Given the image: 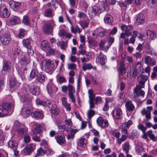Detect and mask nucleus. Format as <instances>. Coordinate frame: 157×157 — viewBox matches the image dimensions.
<instances>
[{"mask_svg": "<svg viewBox=\"0 0 157 157\" xmlns=\"http://www.w3.org/2000/svg\"><path fill=\"white\" fill-rule=\"evenodd\" d=\"M104 21L105 23L110 24L112 21V17L109 14H107L105 16Z\"/></svg>", "mask_w": 157, "mask_h": 157, "instance_id": "obj_36", "label": "nucleus"}, {"mask_svg": "<svg viewBox=\"0 0 157 157\" xmlns=\"http://www.w3.org/2000/svg\"><path fill=\"white\" fill-rule=\"evenodd\" d=\"M26 33V31L25 30L23 29H21L18 35L19 37L22 38L25 36Z\"/></svg>", "mask_w": 157, "mask_h": 157, "instance_id": "obj_51", "label": "nucleus"}, {"mask_svg": "<svg viewBox=\"0 0 157 157\" xmlns=\"http://www.w3.org/2000/svg\"><path fill=\"white\" fill-rule=\"evenodd\" d=\"M78 131V129H74L70 128L66 130L68 133L67 138L68 140L73 139L74 138L75 134Z\"/></svg>", "mask_w": 157, "mask_h": 157, "instance_id": "obj_12", "label": "nucleus"}, {"mask_svg": "<svg viewBox=\"0 0 157 157\" xmlns=\"http://www.w3.org/2000/svg\"><path fill=\"white\" fill-rule=\"evenodd\" d=\"M126 71V69L124 67V63L121 62L120 64L119 68L118 69V71L119 74H125Z\"/></svg>", "mask_w": 157, "mask_h": 157, "instance_id": "obj_34", "label": "nucleus"}, {"mask_svg": "<svg viewBox=\"0 0 157 157\" xmlns=\"http://www.w3.org/2000/svg\"><path fill=\"white\" fill-rule=\"evenodd\" d=\"M85 138L83 137H81L78 141V145L81 147H85L86 146V141H85Z\"/></svg>", "mask_w": 157, "mask_h": 157, "instance_id": "obj_33", "label": "nucleus"}, {"mask_svg": "<svg viewBox=\"0 0 157 157\" xmlns=\"http://www.w3.org/2000/svg\"><path fill=\"white\" fill-rule=\"evenodd\" d=\"M138 128L139 130H141L143 133H145L147 130L146 127H145L143 124H138Z\"/></svg>", "mask_w": 157, "mask_h": 157, "instance_id": "obj_49", "label": "nucleus"}, {"mask_svg": "<svg viewBox=\"0 0 157 157\" xmlns=\"http://www.w3.org/2000/svg\"><path fill=\"white\" fill-rule=\"evenodd\" d=\"M39 87L35 88L34 87H33L30 90V91L33 94L37 95L39 94Z\"/></svg>", "mask_w": 157, "mask_h": 157, "instance_id": "obj_43", "label": "nucleus"}, {"mask_svg": "<svg viewBox=\"0 0 157 157\" xmlns=\"http://www.w3.org/2000/svg\"><path fill=\"white\" fill-rule=\"evenodd\" d=\"M45 76L44 74L41 73V75H40V82H43L45 80Z\"/></svg>", "mask_w": 157, "mask_h": 157, "instance_id": "obj_62", "label": "nucleus"}, {"mask_svg": "<svg viewBox=\"0 0 157 157\" xmlns=\"http://www.w3.org/2000/svg\"><path fill=\"white\" fill-rule=\"evenodd\" d=\"M30 40L29 39L23 40L22 41V43L24 46L26 48H30L31 47L30 45Z\"/></svg>", "mask_w": 157, "mask_h": 157, "instance_id": "obj_32", "label": "nucleus"}, {"mask_svg": "<svg viewBox=\"0 0 157 157\" xmlns=\"http://www.w3.org/2000/svg\"><path fill=\"white\" fill-rule=\"evenodd\" d=\"M71 29L72 32L74 33H79L82 31L81 29L78 25L76 26L75 28L72 25L71 28Z\"/></svg>", "mask_w": 157, "mask_h": 157, "instance_id": "obj_37", "label": "nucleus"}, {"mask_svg": "<svg viewBox=\"0 0 157 157\" xmlns=\"http://www.w3.org/2000/svg\"><path fill=\"white\" fill-rule=\"evenodd\" d=\"M68 89V94L75 93V87L72 85H69Z\"/></svg>", "mask_w": 157, "mask_h": 157, "instance_id": "obj_50", "label": "nucleus"}, {"mask_svg": "<svg viewBox=\"0 0 157 157\" xmlns=\"http://www.w3.org/2000/svg\"><path fill=\"white\" fill-rule=\"evenodd\" d=\"M93 66L91 63H83L82 64V68L83 70L85 71L86 70H89L92 69L93 68Z\"/></svg>", "mask_w": 157, "mask_h": 157, "instance_id": "obj_38", "label": "nucleus"}, {"mask_svg": "<svg viewBox=\"0 0 157 157\" xmlns=\"http://www.w3.org/2000/svg\"><path fill=\"white\" fill-rule=\"evenodd\" d=\"M10 36L9 33H4L0 36V40L1 44L3 45L8 44L10 41Z\"/></svg>", "mask_w": 157, "mask_h": 157, "instance_id": "obj_6", "label": "nucleus"}, {"mask_svg": "<svg viewBox=\"0 0 157 157\" xmlns=\"http://www.w3.org/2000/svg\"><path fill=\"white\" fill-rule=\"evenodd\" d=\"M141 88H140V86H137L136 88L134 90V93L136 94L137 96L140 95L144 96L145 94L144 92L141 89Z\"/></svg>", "mask_w": 157, "mask_h": 157, "instance_id": "obj_23", "label": "nucleus"}, {"mask_svg": "<svg viewBox=\"0 0 157 157\" xmlns=\"http://www.w3.org/2000/svg\"><path fill=\"white\" fill-rule=\"evenodd\" d=\"M136 21L139 24H140L144 22V17L143 14L140 13L137 15Z\"/></svg>", "mask_w": 157, "mask_h": 157, "instance_id": "obj_21", "label": "nucleus"}, {"mask_svg": "<svg viewBox=\"0 0 157 157\" xmlns=\"http://www.w3.org/2000/svg\"><path fill=\"white\" fill-rule=\"evenodd\" d=\"M46 152L48 153H51L52 152H53V151L52 150L48 149L43 146L40 148V156L43 155Z\"/></svg>", "mask_w": 157, "mask_h": 157, "instance_id": "obj_30", "label": "nucleus"}, {"mask_svg": "<svg viewBox=\"0 0 157 157\" xmlns=\"http://www.w3.org/2000/svg\"><path fill=\"white\" fill-rule=\"evenodd\" d=\"M23 22L26 25H29L30 24V21L29 18L27 16H25L23 17Z\"/></svg>", "mask_w": 157, "mask_h": 157, "instance_id": "obj_47", "label": "nucleus"}, {"mask_svg": "<svg viewBox=\"0 0 157 157\" xmlns=\"http://www.w3.org/2000/svg\"><path fill=\"white\" fill-rule=\"evenodd\" d=\"M146 34L148 38L153 40L157 37V35L154 32L150 30L146 31Z\"/></svg>", "mask_w": 157, "mask_h": 157, "instance_id": "obj_22", "label": "nucleus"}, {"mask_svg": "<svg viewBox=\"0 0 157 157\" xmlns=\"http://www.w3.org/2000/svg\"><path fill=\"white\" fill-rule=\"evenodd\" d=\"M56 25L54 21L52 19L45 23L43 27L44 32L46 33L50 34L53 31V26Z\"/></svg>", "mask_w": 157, "mask_h": 157, "instance_id": "obj_3", "label": "nucleus"}, {"mask_svg": "<svg viewBox=\"0 0 157 157\" xmlns=\"http://www.w3.org/2000/svg\"><path fill=\"white\" fill-rule=\"evenodd\" d=\"M21 4L20 2L13 1L10 4L11 8L14 11H17L20 8Z\"/></svg>", "mask_w": 157, "mask_h": 157, "instance_id": "obj_18", "label": "nucleus"}, {"mask_svg": "<svg viewBox=\"0 0 157 157\" xmlns=\"http://www.w3.org/2000/svg\"><path fill=\"white\" fill-rule=\"evenodd\" d=\"M128 128L126 126H123L121 128V130L122 133H124V134H128L127 130Z\"/></svg>", "mask_w": 157, "mask_h": 157, "instance_id": "obj_63", "label": "nucleus"}, {"mask_svg": "<svg viewBox=\"0 0 157 157\" xmlns=\"http://www.w3.org/2000/svg\"><path fill=\"white\" fill-rule=\"evenodd\" d=\"M113 116L116 119H120L122 118V113L120 108L116 107L113 110Z\"/></svg>", "mask_w": 157, "mask_h": 157, "instance_id": "obj_10", "label": "nucleus"}, {"mask_svg": "<svg viewBox=\"0 0 157 157\" xmlns=\"http://www.w3.org/2000/svg\"><path fill=\"white\" fill-rule=\"evenodd\" d=\"M9 21L12 25H13L18 24L20 22L19 18L16 16L10 19L9 20Z\"/></svg>", "mask_w": 157, "mask_h": 157, "instance_id": "obj_25", "label": "nucleus"}, {"mask_svg": "<svg viewBox=\"0 0 157 157\" xmlns=\"http://www.w3.org/2000/svg\"><path fill=\"white\" fill-rule=\"evenodd\" d=\"M57 52V51L56 50L52 48L49 47L48 49L47 52L46 53L48 55H51L55 54Z\"/></svg>", "mask_w": 157, "mask_h": 157, "instance_id": "obj_44", "label": "nucleus"}, {"mask_svg": "<svg viewBox=\"0 0 157 157\" xmlns=\"http://www.w3.org/2000/svg\"><path fill=\"white\" fill-rule=\"evenodd\" d=\"M21 113L24 117H26L31 114V111L29 109H22L21 110Z\"/></svg>", "mask_w": 157, "mask_h": 157, "instance_id": "obj_40", "label": "nucleus"}, {"mask_svg": "<svg viewBox=\"0 0 157 157\" xmlns=\"http://www.w3.org/2000/svg\"><path fill=\"white\" fill-rule=\"evenodd\" d=\"M21 99L22 101L26 105H28L29 106L31 105V102L29 101V99L25 95H21Z\"/></svg>", "mask_w": 157, "mask_h": 157, "instance_id": "obj_29", "label": "nucleus"}, {"mask_svg": "<svg viewBox=\"0 0 157 157\" xmlns=\"http://www.w3.org/2000/svg\"><path fill=\"white\" fill-rule=\"evenodd\" d=\"M61 100L63 105L65 107L67 110L68 111H69L71 109L70 107V105L67 102L66 98H63L61 99Z\"/></svg>", "mask_w": 157, "mask_h": 157, "instance_id": "obj_28", "label": "nucleus"}, {"mask_svg": "<svg viewBox=\"0 0 157 157\" xmlns=\"http://www.w3.org/2000/svg\"><path fill=\"white\" fill-rule=\"evenodd\" d=\"M67 67L68 69L74 70L76 68V65L74 63H68L67 64Z\"/></svg>", "mask_w": 157, "mask_h": 157, "instance_id": "obj_54", "label": "nucleus"}, {"mask_svg": "<svg viewBox=\"0 0 157 157\" xmlns=\"http://www.w3.org/2000/svg\"><path fill=\"white\" fill-rule=\"evenodd\" d=\"M50 46V44L48 42L45 40H43L41 43V48L43 50L47 52L48 49Z\"/></svg>", "mask_w": 157, "mask_h": 157, "instance_id": "obj_20", "label": "nucleus"}, {"mask_svg": "<svg viewBox=\"0 0 157 157\" xmlns=\"http://www.w3.org/2000/svg\"><path fill=\"white\" fill-rule=\"evenodd\" d=\"M35 146L33 144L27 145L24 149V151L26 155H29L33 151Z\"/></svg>", "mask_w": 157, "mask_h": 157, "instance_id": "obj_14", "label": "nucleus"}, {"mask_svg": "<svg viewBox=\"0 0 157 157\" xmlns=\"http://www.w3.org/2000/svg\"><path fill=\"white\" fill-rule=\"evenodd\" d=\"M109 32V30L106 29L103 31L99 33V35L101 37H104L105 35L107 34V33Z\"/></svg>", "mask_w": 157, "mask_h": 157, "instance_id": "obj_57", "label": "nucleus"}, {"mask_svg": "<svg viewBox=\"0 0 157 157\" xmlns=\"http://www.w3.org/2000/svg\"><path fill=\"white\" fill-rule=\"evenodd\" d=\"M36 71L34 70H32L30 73V77L32 78H34L35 76L37 77V78L36 80V82L38 83L39 82V78L38 77V75H36Z\"/></svg>", "mask_w": 157, "mask_h": 157, "instance_id": "obj_39", "label": "nucleus"}, {"mask_svg": "<svg viewBox=\"0 0 157 157\" xmlns=\"http://www.w3.org/2000/svg\"><path fill=\"white\" fill-rule=\"evenodd\" d=\"M98 125L100 127L104 128L109 125L108 121L103 117H100L96 120Z\"/></svg>", "mask_w": 157, "mask_h": 157, "instance_id": "obj_7", "label": "nucleus"}, {"mask_svg": "<svg viewBox=\"0 0 157 157\" xmlns=\"http://www.w3.org/2000/svg\"><path fill=\"white\" fill-rule=\"evenodd\" d=\"M55 14L53 13L52 10L51 9H48L45 10L44 15L47 17H52Z\"/></svg>", "mask_w": 157, "mask_h": 157, "instance_id": "obj_31", "label": "nucleus"}, {"mask_svg": "<svg viewBox=\"0 0 157 157\" xmlns=\"http://www.w3.org/2000/svg\"><path fill=\"white\" fill-rule=\"evenodd\" d=\"M125 105L127 110L131 111H133L135 108L134 105L130 101L126 102Z\"/></svg>", "mask_w": 157, "mask_h": 157, "instance_id": "obj_27", "label": "nucleus"}, {"mask_svg": "<svg viewBox=\"0 0 157 157\" xmlns=\"http://www.w3.org/2000/svg\"><path fill=\"white\" fill-rule=\"evenodd\" d=\"M98 62L102 65H104L106 61V56L101 52L100 53L99 55L98 56Z\"/></svg>", "mask_w": 157, "mask_h": 157, "instance_id": "obj_16", "label": "nucleus"}, {"mask_svg": "<svg viewBox=\"0 0 157 157\" xmlns=\"http://www.w3.org/2000/svg\"><path fill=\"white\" fill-rule=\"evenodd\" d=\"M74 93L68 94V96L72 102H75V98L73 94Z\"/></svg>", "mask_w": 157, "mask_h": 157, "instance_id": "obj_59", "label": "nucleus"}, {"mask_svg": "<svg viewBox=\"0 0 157 157\" xmlns=\"http://www.w3.org/2000/svg\"><path fill=\"white\" fill-rule=\"evenodd\" d=\"M13 106L10 103L4 102L1 106H0V117L10 115L12 113Z\"/></svg>", "mask_w": 157, "mask_h": 157, "instance_id": "obj_2", "label": "nucleus"}, {"mask_svg": "<svg viewBox=\"0 0 157 157\" xmlns=\"http://www.w3.org/2000/svg\"><path fill=\"white\" fill-rule=\"evenodd\" d=\"M56 78H57V80L58 82L60 84L64 82H65L66 81L65 78L64 77L60 75H57L56 76Z\"/></svg>", "mask_w": 157, "mask_h": 157, "instance_id": "obj_42", "label": "nucleus"}, {"mask_svg": "<svg viewBox=\"0 0 157 157\" xmlns=\"http://www.w3.org/2000/svg\"><path fill=\"white\" fill-rule=\"evenodd\" d=\"M157 0H148V5L151 7L155 6Z\"/></svg>", "mask_w": 157, "mask_h": 157, "instance_id": "obj_56", "label": "nucleus"}, {"mask_svg": "<svg viewBox=\"0 0 157 157\" xmlns=\"http://www.w3.org/2000/svg\"><path fill=\"white\" fill-rule=\"evenodd\" d=\"M108 0L101 3V4H97L92 7L89 10V14L91 16L94 17L97 14L100 13L105 10V7L107 6Z\"/></svg>", "mask_w": 157, "mask_h": 157, "instance_id": "obj_1", "label": "nucleus"}, {"mask_svg": "<svg viewBox=\"0 0 157 157\" xmlns=\"http://www.w3.org/2000/svg\"><path fill=\"white\" fill-rule=\"evenodd\" d=\"M128 135L124 134L122 135V136L120 139H117V143L120 145L122 142L124 141L126 139L127 137L128 136Z\"/></svg>", "mask_w": 157, "mask_h": 157, "instance_id": "obj_41", "label": "nucleus"}, {"mask_svg": "<svg viewBox=\"0 0 157 157\" xmlns=\"http://www.w3.org/2000/svg\"><path fill=\"white\" fill-rule=\"evenodd\" d=\"M138 80L139 82V86L140 88H144V84L147 79V77L145 75H140L138 77Z\"/></svg>", "mask_w": 157, "mask_h": 157, "instance_id": "obj_9", "label": "nucleus"}, {"mask_svg": "<svg viewBox=\"0 0 157 157\" xmlns=\"http://www.w3.org/2000/svg\"><path fill=\"white\" fill-rule=\"evenodd\" d=\"M9 85L10 86V91H13L14 88L18 85V84L15 78H12L10 79Z\"/></svg>", "mask_w": 157, "mask_h": 157, "instance_id": "obj_15", "label": "nucleus"}, {"mask_svg": "<svg viewBox=\"0 0 157 157\" xmlns=\"http://www.w3.org/2000/svg\"><path fill=\"white\" fill-rule=\"evenodd\" d=\"M59 110L56 105H54L52 108V112L55 115H56L59 113Z\"/></svg>", "mask_w": 157, "mask_h": 157, "instance_id": "obj_45", "label": "nucleus"}, {"mask_svg": "<svg viewBox=\"0 0 157 157\" xmlns=\"http://www.w3.org/2000/svg\"><path fill=\"white\" fill-rule=\"evenodd\" d=\"M153 110L152 106H148L146 108H143L140 113L142 115H145L146 120L147 121L151 119V112Z\"/></svg>", "mask_w": 157, "mask_h": 157, "instance_id": "obj_5", "label": "nucleus"}, {"mask_svg": "<svg viewBox=\"0 0 157 157\" xmlns=\"http://www.w3.org/2000/svg\"><path fill=\"white\" fill-rule=\"evenodd\" d=\"M24 141L26 143H29L30 141V138L28 135H25L24 136Z\"/></svg>", "mask_w": 157, "mask_h": 157, "instance_id": "obj_61", "label": "nucleus"}, {"mask_svg": "<svg viewBox=\"0 0 157 157\" xmlns=\"http://www.w3.org/2000/svg\"><path fill=\"white\" fill-rule=\"evenodd\" d=\"M10 69L9 64L7 62H5L3 65V70L5 71H7Z\"/></svg>", "mask_w": 157, "mask_h": 157, "instance_id": "obj_53", "label": "nucleus"}, {"mask_svg": "<svg viewBox=\"0 0 157 157\" xmlns=\"http://www.w3.org/2000/svg\"><path fill=\"white\" fill-rule=\"evenodd\" d=\"M79 24L80 25L82 28L84 29L85 28L87 27L89 25L88 22L84 21H80L79 22Z\"/></svg>", "mask_w": 157, "mask_h": 157, "instance_id": "obj_48", "label": "nucleus"}, {"mask_svg": "<svg viewBox=\"0 0 157 157\" xmlns=\"http://www.w3.org/2000/svg\"><path fill=\"white\" fill-rule=\"evenodd\" d=\"M61 48L63 50H65L67 47V44L66 42H63L60 43Z\"/></svg>", "mask_w": 157, "mask_h": 157, "instance_id": "obj_60", "label": "nucleus"}, {"mask_svg": "<svg viewBox=\"0 0 157 157\" xmlns=\"http://www.w3.org/2000/svg\"><path fill=\"white\" fill-rule=\"evenodd\" d=\"M27 129L25 128H19L17 130V133L18 136L23 137L27 134Z\"/></svg>", "mask_w": 157, "mask_h": 157, "instance_id": "obj_17", "label": "nucleus"}, {"mask_svg": "<svg viewBox=\"0 0 157 157\" xmlns=\"http://www.w3.org/2000/svg\"><path fill=\"white\" fill-rule=\"evenodd\" d=\"M139 72L137 71V68L136 67H134L132 69V76L133 78H135L137 76Z\"/></svg>", "mask_w": 157, "mask_h": 157, "instance_id": "obj_55", "label": "nucleus"}, {"mask_svg": "<svg viewBox=\"0 0 157 157\" xmlns=\"http://www.w3.org/2000/svg\"><path fill=\"white\" fill-rule=\"evenodd\" d=\"M143 59L144 63L149 65L153 66L155 64L156 61L155 59L149 56H145Z\"/></svg>", "mask_w": 157, "mask_h": 157, "instance_id": "obj_13", "label": "nucleus"}, {"mask_svg": "<svg viewBox=\"0 0 157 157\" xmlns=\"http://www.w3.org/2000/svg\"><path fill=\"white\" fill-rule=\"evenodd\" d=\"M8 145L9 147L13 150L17 149L18 144L15 141L12 140L9 141L8 143Z\"/></svg>", "mask_w": 157, "mask_h": 157, "instance_id": "obj_26", "label": "nucleus"}, {"mask_svg": "<svg viewBox=\"0 0 157 157\" xmlns=\"http://www.w3.org/2000/svg\"><path fill=\"white\" fill-rule=\"evenodd\" d=\"M10 13L8 9L5 6H2L0 8V15L3 17L7 18Z\"/></svg>", "mask_w": 157, "mask_h": 157, "instance_id": "obj_11", "label": "nucleus"}, {"mask_svg": "<svg viewBox=\"0 0 157 157\" xmlns=\"http://www.w3.org/2000/svg\"><path fill=\"white\" fill-rule=\"evenodd\" d=\"M41 68L42 71H45L47 69L49 70H51L54 66L52 61L49 59L44 60L41 62Z\"/></svg>", "mask_w": 157, "mask_h": 157, "instance_id": "obj_4", "label": "nucleus"}, {"mask_svg": "<svg viewBox=\"0 0 157 157\" xmlns=\"http://www.w3.org/2000/svg\"><path fill=\"white\" fill-rule=\"evenodd\" d=\"M95 112L93 110H90L87 113V115L89 118H91L94 115Z\"/></svg>", "mask_w": 157, "mask_h": 157, "instance_id": "obj_58", "label": "nucleus"}, {"mask_svg": "<svg viewBox=\"0 0 157 157\" xmlns=\"http://www.w3.org/2000/svg\"><path fill=\"white\" fill-rule=\"evenodd\" d=\"M121 30L125 32V33L127 34L128 36L131 35L132 31L133 29V27L130 25H123L121 26Z\"/></svg>", "mask_w": 157, "mask_h": 157, "instance_id": "obj_8", "label": "nucleus"}, {"mask_svg": "<svg viewBox=\"0 0 157 157\" xmlns=\"http://www.w3.org/2000/svg\"><path fill=\"white\" fill-rule=\"evenodd\" d=\"M39 112L37 111L34 112L32 116L34 117L36 119H39Z\"/></svg>", "mask_w": 157, "mask_h": 157, "instance_id": "obj_64", "label": "nucleus"}, {"mask_svg": "<svg viewBox=\"0 0 157 157\" xmlns=\"http://www.w3.org/2000/svg\"><path fill=\"white\" fill-rule=\"evenodd\" d=\"M52 82L50 81L48 84L47 86V90L48 93L49 94H51L52 92Z\"/></svg>", "mask_w": 157, "mask_h": 157, "instance_id": "obj_46", "label": "nucleus"}, {"mask_svg": "<svg viewBox=\"0 0 157 157\" xmlns=\"http://www.w3.org/2000/svg\"><path fill=\"white\" fill-rule=\"evenodd\" d=\"M55 138L57 142L59 144L62 145L65 143V139L64 136L58 135Z\"/></svg>", "mask_w": 157, "mask_h": 157, "instance_id": "obj_24", "label": "nucleus"}, {"mask_svg": "<svg viewBox=\"0 0 157 157\" xmlns=\"http://www.w3.org/2000/svg\"><path fill=\"white\" fill-rule=\"evenodd\" d=\"M122 147L123 150L125 151L126 154H128L130 147L129 143L127 141L125 142L122 145Z\"/></svg>", "mask_w": 157, "mask_h": 157, "instance_id": "obj_35", "label": "nucleus"}, {"mask_svg": "<svg viewBox=\"0 0 157 157\" xmlns=\"http://www.w3.org/2000/svg\"><path fill=\"white\" fill-rule=\"evenodd\" d=\"M30 60L29 56H21L20 59V62L22 65H25L29 63Z\"/></svg>", "mask_w": 157, "mask_h": 157, "instance_id": "obj_19", "label": "nucleus"}, {"mask_svg": "<svg viewBox=\"0 0 157 157\" xmlns=\"http://www.w3.org/2000/svg\"><path fill=\"white\" fill-rule=\"evenodd\" d=\"M32 133L33 134L35 135L39 133V125H37L35 126V127L32 131Z\"/></svg>", "mask_w": 157, "mask_h": 157, "instance_id": "obj_52", "label": "nucleus"}]
</instances>
